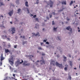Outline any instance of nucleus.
Segmentation results:
<instances>
[{
	"instance_id": "1",
	"label": "nucleus",
	"mask_w": 80,
	"mask_h": 80,
	"mask_svg": "<svg viewBox=\"0 0 80 80\" xmlns=\"http://www.w3.org/2000/svg\"><path fill=\"white\" fill-rule=\"evenodd\" d=\"M48 5H50V7L51 8H53V2L52 1V0H50L47 3Z\"/></svg>"
},
{
	"instance_id": "2",
	"label": "nucleus",
	"mask_w": 80,
	"mask_h": 80,
	"mask_svg": "<svg viewBox=\"0 0 80 80\" xmlns=\"http://www.w3.org/2000/svg\"><path fill=\"white\" fill-rule=\"evenodd\" d=\"M56 65L57 66L59 67V68H63V66H62V64H59L57 62H56Z\"/></svg>"
},
{
	"instance_id": "3",
	"label": "nucleus",
	"mask_w": 80,
	"mask_h": 80,
	"mask_svg": "<svg viewBox=\"0 0 80 80\" xmlns=\"http://www.w3.org/2000/svg\"><path fill=\"white\" fill-rule=\"evenodd\" d=\"M9 62H10L11 65H13V57H12V58H10L9 59Z\"/></svg>"
},
{
	"instance_id": "4",
	"label": "nucleus",
	"mask_w": 80,
	"mask_h": 80,
	"mask_svg": "<svg viewBox=\"0 0 80 80\" xmlns=\"http://www.w3.org/2000/svg\"><path fill=\"white\" fill-rule=\"evenodd\" d=\"M15 27L11 28V32H12V34H13V33H15Z\"/></svg>"
},
{
	"instance_id": "5",
	"label": "nucleus",
	"mask_w": 80,
	"mask_h": 80,
	"mask_svg": "<svg viewBox=\"0 0 80 80\" xmlns=\"http://www.w3.org/2000/svg\"><path fill=\"white\" fill-rule=\"evenodd\" d=\"M66 30H69L70 32H72V29L71 28V27L70 26H68L66 28Z\"/></svg>"
},
{
	"instance_id": "6",
	"label": "nucleus",
	"mask_w": 80,
	"mask_h": 80,
	"mask_svg": "<svg viewBox=\"0 0 80 80\" xmlns=\"http://www.w3.org/2000/svg\"><path fill=\"white\" fill-rule=\"evenodd\" d=\"M26 57H29V59H31V58H32L33 57V56L32 55H26Z\"/></svg>"
},
{
	"instance_id": "7",
	"label": "nucleus",
	"mask_w": 80,
	"mask_h": 80,
	"mask_svg": "<svg viewBox=\"0 0 80 80\" xmlns=\"http://www.w3.org/2000/svg\"><path fill=\"white\" fill-rule=\"evenodd\" d=\"M40 62L41 64H43V63L44 64H45V61L43 60V59L41 60L40 61Z\"/></svg>"
},
{
	"instance_id": "8",
	"label": "nucleus",
	"mask_w": 80,
	"mask_h": 80,
	"mask_svg": "<svg viewBox=\"0 0 80 80\" xmlns=\"http://www.w3.org/2000/svg\"><path fill=\"white\" fill-rule=\"evenodd\" d=\"M33 35H35L36 37H37L38 35V36H40V33H39V32H37V33L36 34H35V33H33Z\"/></svg>"
},
{
	"instance_id": "9",
	"label": "nucleus",
	"mask_w": 80,
	"mask_h": 80,
	"mask_svg": "<svg viewBox=\"0 0 80 80\" xmlns=\"http://www.w3.org/2000/svg\"><path fill=\"white\" fill-rule=\"evenodd\" d=\"M51 64H52L53 65H55V61L52 60L51 62Z\"/></svg>"
},
{
	"instance_id": "10",
	"label": "nucleus",
	"mask_w": 80,
	"mask_h": 80,
	"mask_svg": "<svg viewBox=\"0 0 80 80\" xmlns=\"http://www.w3.org/2000/svg\"><path fill=\"white\" fill-rule=\"evenodd\" d=\"M8 14L10 17H11V16H12V15L13 14V11H12L10 12H9L8 13Z\"/></svg>"
},
{
	"instance_id": "11",
	"label": "nucleus",
	"mask_w": 80,
	"mask_h": 80,
	"mask_svg": "<svg viewBox=\"0 0 80 80\" xmlns=\"http://www.w3.org/2000/svg\"><path fill=\"white\" fill-rule=\"evenodd\" d=\"M63 57L64 58L63 61L64 62H66V61H67V57H65V56L63 55Z\"/></svg>"
},
{
	"instance_id": "12",
	"label": "nucleus",
	"mask_w": 80,
	"mask_h": 80,
	"mask_svg": "<svg viewBox=\"0 0 80 80\" xmlns=\"http://www.w3.org/2000/svg\"><path fill=\"white\" fill-rule=\"evenodd\" d=\"M5 52L6 53H8V52H10L9 50L8 49H5Z\"/></svg>"
},
{
	"instance_id": "13",
	"label": "nucleus",
	"mask_w": 80,
	"mask_h": 80,
	"mask_svg": "<svg viewBox=\"0 0 80 80\" xmlns=\"http://www.w3.org/2000/svg\"><path fill=\"white\" fill-rule=\"evenodd\" d=\"M23 64L24 66H29L30 65V63H28L25 64V62H24Z\"/></svg>"
},
{
	"instance_id": "14",
	"label": "nucleus",
	"mask_w": 80,
	"mask_h": 80,
	"mask_svg": "<svg viewBox=\"0 0 80 80\" xmlns=\"http://www.w3.org/2000/svg\"><path fill=\"white\" fill-rule=\"evenodd\" d=\"M28 2L27 1H26L25 2V5L27 7H28Z\"/></svg>"
},
{
	"instance_id": "15",
	"label": "nucleus",
	"mask_w": 80,
	"mask_h": 80,
	"mask_svg": "<svg viewBox=\"0 0 80 80\" xmlns=\"http://www.w3.org/2000/svg\"><path fill=\"white\" fill-rule=\"evenodd\" d=\"M62 5H63L64 4V5H66V1H62Z\"/></svg>"
},
{
	"instance_id": "16",
	"label": "nucleus",
	"mask_w": 80,
	"mask_h": 80,
	"mask_svg": "<svg viewBox=\"0 0 80 80\" xmlns=\"http://www.w3.org/2000/svg\"><path fill=\"white\" fill-rule=\"evenodd\" d=\"M72 77H71L70 76L68 77V78L67 80H71V78Z\"/></svg>"
},
{
	"instance_id": "17",
	"label": "nucleus",
	"mask_w": 80,
	"mask_h": 80,
	"mask_svg": "<svg viewBox=\"0 0 80 80\" xmlns=\"http://www.w3.org/2000/svg\"><path fill=\"white\" fill-rule=\"evenodd\" d=\"M5 59V58L3 57H1V61Z\"/></svg>"
},
{
	"instance_id": "18",
	"label": "nucleus",
	"mask_w": 80,
	"mask_h": 80,
	"mask_svg": "<svg viewBox=\"0 0 80 80\" xmlns=\"http://www.w3.org/2000/svg\"><path fill=\"white\" fill-rule=\"evenodd\" d=\"M70 66H72V65H73V64H72V62L71 61H70Z\"/></svg>"
},
{
	"instance_id": "19",
	"label": "nucleus",
	"mask_w": 80,
	"mask_h": 80,
	"mask_svg": "<svg viewBox=\"0 0 80 80\" xmlns=\"http://www.w3.org/2000/svg\"><path fill=\"white\" fill-rule=\"evenodd\" d=\"M72 3H73V1H71V2L70 3V5H71Z\"/></svg>"
},
{
	"instance_id": "20",
	"label": "nucleus",
	"mask_w": 80,
	"mask_h": 80,
	"mask_svg": "<svg viewBox=\"0 0 80 80\" xmlns=\"http://www.w3.org/2000/svg\"><path fill=\"white\" fill-rule=\"evenodd\" d=\"M0 6H2V5H4V4L3 3V2H0Z\"/></svg>"
},
{
	"instance_id": "21",
	"label": "nucleus",
	"mask_w": 80,
	"mask_h": 80,
	"mask_svg": "<svg viewBox=\"0 0 80 80\" xmlns=\"http://www.w3.org/2000/svg\"><path fill=\"white\" fill-rule=\"evenodd\" d=\"M36 26L35 27V28H39V25H38L37 26V24H36Z\"/></svg>"
},
{
	"instance_id": "22",
	"label": "nucleus",
	"mask_w": 80,
	"mask_h": 80,
	"mask_svg": "<svg viewBox=\"0 0 80 80\" xmlns=\"http://www.w3.org/2000/svg\"><path fill=\"white\" fill-rule=\"evenodd\" d=\"M56 39L57 40V39H58V40H61V39L60 38V37H58Z\"/></svg>"
},
{
	"instance_id": "23",
	"label": "nucleus",
	"mask_w": 80,
	"mask_h": 80,
	"mask_svg": "<svg viewBox=\"0 0 80 80\" xmlns=\"http://www.w3.org/2000/svg\"><path fill=\"white\" fill-rule=\"evenodd\" d=\"M63 9H64V8H63L62 9H61V10H59L58 12H62L63 10Z\"/></svg>"
},
{
	"instance_id": "24",
	"label": "nucleus",
	"mask_w": 80,
	"mask_h": 80,
	"mask_svg": "<svg viewBox=\"0 0 80 80\" xmlns=\"http://www.w3.org/2000/svg\"><path fill=\"white\" fill-rule=\"evenodd\" d=\"M16 3H19V0H17L16 1Z\"/></svg>"
},
{
	"instance_id": "25",
	"label": "nucleus",
	"mask_w": 80,
	"mask_h": 80,
	"mask_svg": "<svg viewBox=\"0 0 80 80\" xmlns=\"http://www.w3.org/2000/svg\"><path fill=\"white\" fill-rule=\"evenodd\" d=\"M18 13H20V9H18Z\"/></svg>"
},
{
	"instance_id": "26",
	"label": "nucleus",
	"mask_w": 80,
	"mask_h": 80,
	"mask_svg": "<svg viewBox=\"0 0 80 80\" xmlns=\"http://www.w3.org/2000/svg\"><path fill=\"white\" fill-rule=\"evenodd\" d=\"M64 69L65 70V71H67V67H65L64 68Z\"/></svg>"
},
{
	"instance_id": "27",
	"label": "nucleus",
	"mask_w": 80,
	"mask_h": 80,
	"mask_svg": "<svg viewBox=\"0 0 80 80\" xmlns=\"http://www.w3.org/2000/svg\"><path fill=\"white\" fill-rule=\"evenodd\" d=\"M17 45H15L14 46V48H17Z\"/></svg>"
},
{
	"instance_id": "28",
	"label": "nucleus",
	"mask_w": 80,
	"mask_h": 80,
	"mask_svg": "<svg viewBox=\"0 0 80 80\" xmlns=\"http://www.w3.org/2000/svg\"><path fill=\"white\" fill-rule=\"evenodd\" d=\"M36 3L37 4H38V3H39V2H38V0H37Z\"/></svg>"
},
{
	"instance_id": "29",
	"label": "nucleus",
	"mask_w": 80,
	"mask_h": 80,
	"mask_svg": "<svg viewBox=\"0 0 80 80\" xmlns=\"http://www.w3.org/2000/svg\"><path fill=\"white\" fill-rule=\"evenodd\" d=\"M2 62H1L0 63V66L1 67V66H2Z\"/></svg>"
},
{
	"instance_id": "30",
	"label": "nucleus",
	"mask_w": 80,
	"mask_h": 80,
	"mask_svg": "<svg viewBox=\"0 0 80 80\" xmlns=\"http://www.w3.org/2000/svg\"><path fill=\"white\" fill-rule=\"evenodd\" d=\"M35 20L36 21H38V18H35Z\"/></svg>"
},
{
	"instance_id": "31",
	"label": "nucleus",
	"mask_w": 80,
	"mask_h": 80,
	"mask_svg": "<svg viewBox=\"0 0 80 80\" xmlns=\"http://www.w3.org/2000/svg\"><path fill=\"white\" fill-rule=\"evenodd\" d=\"M27 10L28 12V13H30V12L29 11V10H28V8H27Z\"/></svg>"
},
{
	"instance_id": "32",
	"label": "nucleus",
	"mask_w": 80,
	"mask_h": 80,
	"mask_svg": "<svg viewBox=\"0 0 80 80\" xmlns=\"http://www.w3.org/2000/svg\"><path fill=\"white\" fill-rule=\"evenodd\" d=\"M52 25H55V22H54V21H52Z\"/></svg>"
},
{
	"instance_id": "33",
	"label": "nucleus",
	"mask_w": 80,
	"mask_h": 80,
	"mask_svg": "<svg viewBox=\"0 0 80 80\" xmlns=\"http://www.w3.org/2000/svg\"><path fill=\"white\" fill-rule=\"evenodd\" d=\"M8 46L9 47H11V45H10V43H9V44L8 45Z\"/></svg>"
},
{
	"instance_id": "34",
	"label": "nucleus",
	"mask_w": 80,
	"mask_h": 80,
	"mask_svg": "<svg viewBox=\"0 0 80 80\" xmlns=\"http://www.w3.org/2000/svg\"><path fill=\"white\" fill-rule=\"evenodd\" d=\"M57 28H53L54 30H57Z\"/></svg>"
},
{
	"instance_id": "35",
	"label": "nucleus",
	"mask_w": 80,
	"mask_h": 80,
	"mask_svg": "<svg viewBox=\"0 0 80 80\" xmlns=\"http://www.w3.org/2000/svg\"><path fill=\"white\" fill-rule=\"evenodd\" d=\"M47 40L46 39V40H44L43 41V42H47Z\"/></svg>"
},
{
	"instance_id": "36",
	"label": "nucleus",
	"mask_w": 80,
	"mask_h": 80,
	"mask_svg": "<svg viewBox=\"0 0 80 80\" xmlns=\"http://www.w3.org/2000/svg\"><path fill=\"white\" fill-rule=\"evenodd\" d=\"M21 60H22V62H20V63H23V60H22V59Z\"/></svg>"
},
{
	"instance_id": "37",
	"label": "nucleus",
	"mask_w": 80,
	"mask_h": 80,
	"mask_svg": "<svg viewBox=\"0 0 80 80\" xmlns=\"http://www.w3.org/2000/svg\"><path fill=\"white\" fill-rule=\"evenodd\" d=\"M27 77L25 76H23V78H26Z\"/></svg>"
},
{
	"instance_id": "38",
	"label": "nucleus",
	"mask_w": 80,
	"mask_h": 80,
	"mask_svg": "<svg viewBox=\"0 0 80 80\" xmlns=\"http://www.w3.org/2000/svg\"><path fill=\"white\" fill-rule=\"evenodd\" d=\"M46 44L48 45L49 44V42H46Z\"/></svg>"
},
{
	"instance_id": "39",
	"label": "nucleus",
	"mask_w": 80,
	"mask_h": 80,
	"mask_svg": "<svg viewBox=\"0 0 80 80\" xmlns=\"http://www.w3.org/2000/svg\"><path fill=\"white\" fill-rule=\"evenodd\" d=\"M7 39L8 40H9V41H10V38H7Z\"/></svg>"
},
{
	"instance_id": "40",
	"label": "nucleus",
	"mask_w": 80,
	"mask_h": 80,
	"mask_svg": "<svg viewBox=\"0 0 80 80\" xmlns=\"http://www.w3.org/2000/svg\"><path fill=\"white\" fill-rule=\"evenodd\" d=\"M2 37L4 39V37H5V36L4 35L2 36Z\"/></svg>"
},
{
	"instance_id": "41",
	"label": "nucleus",
	"mask_w": 80,
	"mask_h": 80,
	"mask_svg": "<svg viewBox=\"0 0 80 80\" xmlns=\"http://www.w3.org/2000/svg\"><path fill=\"white\" fill-rule=\"evenodd\" d=\"M46 18H47L48 20H49V18L48 17H46Z\"/></svg>"
},
{
	"instance_id": "42",
	"label": "nucleus",
	"mask_w": 80,
	"mask_h": 80,
	"mask_svg": "<svg viewBox=\"0 0 80 80\" xmlns=\"http://www.w3.org/2000/svg\"><path fill=\"white\" fill-rule=\"evenodd\" d=\"M33 17L34 18H35V17H37V15H34V16H33Z\"/></svg>"
},
{
	"instance_id": "43",
	"label": "nucleus",
	"mask_w": 80,
	"mask_h": 80,
	"mask_svg": "<svg viewBox=\"0 0 80 80\" xmlns=\"http://www.w3.org/2000/svg\"><path fill=\"white\" fill-rule=\"evenodd\" d=\"M1 28H5V27L4 26H1Z\"/></svg>"
},
{
	"instance_id": "44",
	"label": "nucleus",
	"mask_w": 80,
	"mask_h": 80,
	"mask_svg": "<svg viewBox=\"0 0 80 80\" xmlns=\"http://www.w3.org/2000/svg\"><path fill=\"white\" fill-rule=\"evenodd\" d=\"M43 42H41V45H43Z\"/></svg>"
},
{
	"instance_id": "45",
	"label": "nucleus",
	"mask_w": 80,
	"mask_h": 80,
	"mask_svg": "<svg viewBox=\"0 0 80 80\" xmlns=\"http://www.w3.org/2000/svg\"><path fill=\"white\" fill-rule=\"evenodd\" d=\"M38 49H39V50H42V48L40 47L38 48Z\"/></svg>"
},
{
	"instance_id": "46",
	"label": "nucleus",
	"mask_w": 80,
	"mask_h": 80,
	"mask_svg": "<svg viewBox=\"0 0 80 80\" xmlns=\"http://www.w3.org/2000/svg\"><path fill=\"white\" fill-rule=\"evenodd\" d=\"M42 55H45V54L43 53H42Z\"/></svg>"
},
{
	"instance_id": "47",
	"label": "nucleus",
	"mask_w": 80,
	"mask_h": 80,
	"mask_svg": "<svg viewBox=\"0 0 80 80\" xmlns=\"http://www.w3.org/2000/svg\"><path fill=\"white\" fill-rule=\"evenodd\" d=\"M9 68L11 70H12V67H11V66H9Z\"/></svg>"
},
{
	"instance_id": "48",
	"label": "nucleus",
	"mask_w": 80,
	"mask_h": 80,
	"mask_svg": "<svg viewBox=\"0 0 80 80\" xmlns=\"http://www.w3.org/2000/svg\"><path fill=\"white\" fill-rule=\"evenodd\" d=\"M13 77H15V74H13Z\"/></svg>"
},
{
	"instance_id": "49",
	"label": "nucleus",
	"mask_w": 80,
	"mask_h": 80,
	"mask_svg": "<svg viewBox=\"0 0 80 80\" xmlns=\"http://www.w3.org/2000/svg\"><path fill=\"white\" fill-rule=\"evenodd\" d=\"M52 15H50V18H52Z\"/></svg>"
},
{
	"instance_id": "50",
	"label": "nucleus",
	"mask_w": 80,
	"mask_h": 80,
	"mask_svg": "<svg viewBox=\"0 0 80 80\" xmlns=\"http://www.w3.org/2000/svg\"><path fill=\"white\" fill-rule=\"evenodd\" d=\"M67 20H68V21H69V20H70V19L69 18L67 19Z\"/></svg>"
},
{
	"instance_id": "51",
	"label": "nucleus",
	"mask_w": 80,
	"mask_h": 80,
	"mask_svg": "<svg viewBox=\"0 0 80 80\" xmlns=\"http://www.w3.org/2000/svg\"><path fill=\"white\" fill-rule=\"evenodd\" d=\"M3 57V54H2L1 57Z\"/></svg>"
},
{
	"instance_id": "52",
	"label": "nucleus",
	"mask_w": 80,
	"mask_h": 80,
	"mask_svg": "<svg viewBox=\"0 0 80 80\" xmlns=\"http://www.w3.org/2000/svg\"><path fill=\"white\" fill-rule=\"evenodd\" d=\"M23 23H20V25H22V24Z\"/></svg>"
},
{
	"instance_id": "53",
	"label": "nucleus",
	"mask_w": 80,
	"mask_h": 80,
	"mask_svg": "<svg viewBox=\"0 0 80 80\" xmlns=\"http://www.w3.org/2000/svg\"><path fill=\"white\" fill-rule=\"evenodd\" d=\"M74 69L75 70H77V68H74Z\"/></svg>"
},
{
	"instance_id": "54",
	"label": "nucleus",
	"mask_w": 80,
	"mask_h": 80,
	"mask_svg": "<svg viewBox=\"0 0 80 80\" xmlns=\"http://www.w3.org/2000/svg\"><path fill=\"white\" fill-rule=\"evenodd\" d=\"M5 38H7V36L5 35Z\"/></svg>"
},
{
	"instance_id": "55",
	"label": "nucleus",
	"mask_w": 80,
	"mask_h": 80,
	"mask_svg": "<svg viewBox=\"0 0 80 80\" xmlns=\"http://www.w3.org/2000/svg\"><path fill=\"white\" fill-rule=\"evenodd\" d=\"M23 38H24V39H25V36H23Z\"/></svg>"
},
{
	"instance_id": "56",
	"label": "nucleus",
	"mask_w": 80,
	"mask_h": 80,
	"mask_svg": "<svg viewBox=\"0 0 80 80\" xmlns=\"http://www.w3.org/2000/svg\"><path fill=\"white\" fill-rule=\"evenodd\" d=\"M57 57L58 58L59 57V55H57Z\"/></svg>"
},
{
	"instance_id": "57",
	"label": "nucleus",
	"mask_w": 80,
	"mask_h": 80,
	"mask_svg": "<svg viewBox=\"0 0 80 80\" xmlns=\"http://www.w3.org/2000/svg\"><path fill=\"white\" fill-rule=\"evenodd\" d=\"M17 62H20V60H18Z\"/></svg>"
},
{
	"instance_id": "58",
	"label": "nucleus",
	"mask_w": 80,
	"mask_h": 80,
	"mask_svg": "<svg viewBox=\"0 0 80 80\" xmlns=\"http://www.w3.org/2000/svg\"><path fill=\"white\" fill-rule=\"evenodd\" d=\"M31 16H32V17H33V14H31Z\"/></svg>"
},
{
	"instance_id": "59",
	"label": "nucleus",
	"mask_w": 80,
	"mask_h": 80,
	"mask_svg": "<svg viewBox=\"0 0 80 80\" xmlns=\"http://www.w3.org/2000/svg\"><path fill=\"white\" fill-rule=\"evenodd\" d=\"M23 43H26V42H23Z\"/></svg>"
},
{
	"instance_id": "60",
	"label": "nucleus",
	"mask_w": 80,
	"mask_h": 80,
	"mask_svg": "<svg viewBox=\"0 0 80 80\" xmlns=\"http://www.w3.org/2000/svg\"><path fill=\"white\" fill-rule=\"evenodd\" d=\"M10 23H11V24H12V22H10Z\"/></svg>"
},
{
	"instance_id": "61",
	"label": "nucleus",
	"mask_w": 80,
	"mask_h": 80,
	"mask_svg": "<svg viewBox=\"0 0 80 80\" xmlns=\"http://www.w3.org/2000/svg\"><path fill=\"white\" fill-rule=\"evenodd\" d=\"M0 17H2V18L3 17V16H2V15L0 16Z\"/></svg>"
},
{
	"instance_id": "62",
	"label": "nucleus",
	"mask_w": 80,
	"mask_h": 80,
	"mask_svg": "<svg viewBox=\"0 0 80 80\" xmlns=\"http://www.w3.org/2000/svg\"><path fill=\"white\" fill-rule=\"evenodd\" d=\"M23 80H27V79H23Z\"/></svg>"
},
{
	"instance_id": "63",
	"label": "nucleus",
	"mask_w": 80,
	"mask_h": 80,
	"mask_svg": "<svg viewBox=\"0 0 80 80\" xmlns=\"http://www.w3.org/2000/svg\"><path fill=\"white\" fill-rule=\"evenodd\" d=\"M40 62V61L38 60L37 61V62Z\"/></svg>"
},
{
	"instance_id": "64",
	"label": "nucleus",
	"mask_w": 80,
	"mask_h": 80,
	"mask_svg": "<svg viewBox=\"0 0 80 80\" xmlns=\"http://www.w3.org/2000/svg\"><path fill=\"white\" fill-rule=\"evenodd\" d=\"M78 32H80V30H78Z\"/></svg>"
}]
</instances>
